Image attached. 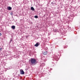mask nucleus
Instances as JSON below:
<instances>
[{
    "mask_svg": "<svg viewBox=\"0 0 80 80\" xmlns=\"http://www.w3.org/2000/svg\"><path fill=\"white\" fill-rule=\"evenodd\" d=\"M31 63L32 64H36V60L34 58H31L30 60Z\"/></svg>",
    "mask_w": 80,
    "mask_h": 80,
    "instance_id": "obj_1",
    "label": "nucleus"
},
{
    "mask_svg": "<svg viewBox=\"0 0 80 80\" xmlns=\"http://www.w3.org/2000/svg\"><path fill=\"white\" fill-rule=\"evenodd\" d=\"M20 74H21L22 75H23L24 74H25V72H24V71H23L21 69L20 70Z\"/></svg>",
    "mask_w": 80,
    "mask_h": 80,
    "instance_id": "obj_2",
    "label": "nucleus"
},
{
    "mask_svg": "<svg viewBox=\"0 0 80 80\" xmlns=\"http://www.w3.org/2000/svg\"><path fill=\"white\" fill-rule=\"evenodd\" d=\"M40 45V43H39L37 42L36 43V44L34 45V46H35V47H38V45Z\"/></svg>",
    "mask_w": 80,
    "mask_h": 80,
    "instance_id": "obj_3",
    "label": "nucleus"
},
{
    "mask_svg": "<svg viewBox=\"0 0 80 80\" xmlns=\"http://www.w3.org/2000/svg\"><path fill=\"white\" fill-rule=\"evenodd\" d=\"M47 53H48V52L47 51H45L43 52V55H47Z\"/></svg>",
    "mask_w": 80,
    "mask_h": 80,
    "instance_id": "obj_4",
    "label": "nucleus"
},
{
    "mask_svg": "<svg viewBox=\"0 0 80 80\" xmlns=\"http://www.w3.org/2000/svg\"><path fill=\"white\" fill-rule=\"evenodd\" d=\"M31 10H32V11H35V9L33 7H31Z\"/></svg>",
    "mask_w": 80,
    "mask_h": 80,
    "instance_id": "obj_5",
    "label": "nucleus"
},
{
    "mask_svg": "<svg viewBox=\"0 0 80 80\" xmlns=\"http://www.w3.org/2000/svg\"><path fill=\"white\" fill-rule=\"evenodd\" d=\"M11 28H12V29H13V30H14L15 28V26H12L11 27Z\"/></svg>",
    "mask_w": 80,
    "mask_h": 80,
    "instance_id": "obj_6",
    "label": "nucleus"
},
{
    "mask_svg": "<svg viewBox=\"0 0 80 80\" xmlns=\"http://www.w3.org/2000/svg\"><path fill=\"white\" fill-rule=\"evenodd\" d=\"M8 10H12V8H11V7H8Z\"/></svg>",
    "mask_w": 80,
    "mask_h": 80,
    "instance_id": "obj_7",
    "label": "nucleus"
},
{
    "mask_svg": "<svg viewBox=\"0 0 80 80\" xmlns=\"http://www.w3.org/2000/svg\"><path fill=\"white\" fill-rule=\"evenodd\" d=\"M34 18H38V16H37V15L35 16H34Z\"/></svg>",
    "mask_w": 80,
    "mask_h": 80,
    "instance_id": "obj_8",
    "label": "nucleus"
},
{
    "mask_svg": "<svg viewBox=\"0 0 80 80\" xmlns=\"http://www.w3.org/2000/svg\"><path fill=\"white\" fill-rule=\"evenodd\" d=\"M2 48H0V51H2Z\"/></svg>",
    "mask_w": 80,
    "mask_h": 80,
    "instance_id": "obj_9",
    "label": "nucleus"
},
{
    "mask_svg": "<svg viewBox=\"0 0 80 80\" xmlns=\"http://www.w3.org/2000/svg\"><path fill=\"white\" fill-rule=\"evenodd\" d=\"M2 33H0V36H2Z\"/></svg>",
    "mask_w": 80,
    "mask_h": 80,
    "instance_id": "obj_10",
    "label": "nucleus"
},
{
    "mask_svg": "<svg viewBox=\"0 0 80 80\" xmlns=\"http://www.w3.org/2000/svg\"><path fill=\"white\" fill-rule=\"evenodd\" d=\"M26 38H27V37H28V36H26Z\"/></svg>",
    "mask_w": 80,
    "mask_h": 80,
    "instance_id": "obj_11",
    "label": "nucleus"
}]
</instances>
